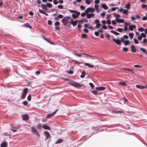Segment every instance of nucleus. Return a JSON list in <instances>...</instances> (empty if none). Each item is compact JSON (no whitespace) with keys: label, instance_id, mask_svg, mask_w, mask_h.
Returning <instances> with one entry per match:
<instances>
[{"label":"nucleus","instance_id":"7ed1b4c3","mask_svg":"<svg viewBox=\"0 0 147 147\" xmlns=\"http://www.w3.org/2000/svg\"><path fill=\"white\" fill-rule=\"evenodd\" d=\"M28 89L26 88H25L23 90L22 96V99H24L26 97V95L28 92Z\"/></svg>","mask_w":147,"mask_h":147},{"label":"nucleus","instance_id":"e2e57ef3","mask_svg":"<svg viewBox=\"0 0 147 147\" xmlns=\"http://www.w3.org/2000/svg\"><path fill=\"white\" fill-rule=\"evenodd\" d=\"M140 50V51H142V52L143 53L146 52L145 49L143 48H141Z\"/></svg>","mask_w":147,"mask_h":147},{"label":"nucleus","instance_id":"7c9ffc66","mask_svg":"<svg viewBox=\"0 0 147 147\" xmlns=\"http://www.w3.org/2000/svg\"><path fill=\"white\" fill-rule=\"evenodd\" d=\"M134 35V34L133 33H130L129 34V36L130 37L131 39L133 38Z\"/></svg>","mask_w":147,"mask_h":147},{"label":"nucleus","instance_id":"a878e982","mask_svg":"<svg viewBox=\"0 0 147 147\" xmlns=\"http://www.w3.org/2000/svg\"><path fill=\"white\" fill-rule=\"evenodd\" d=\"M11 126L12 127V129H11V130L12 131H13L14 132H16L17 131V129H18V128L16 127H13L12 126Z\"/></svg>","mask_w":147,"mask_h":147},{"label":"nucleus","instance_id":"6e6d98bb","mask_svg":"<svg viewBox=\"0 0 147 147\" xmlns=\"http://www.w3.org/2000/svg\"><path fill=\"white\" fill-rule=\"evenodd\" d=\"M123 50L124 51L127 52L128 51V49L127 48L124 47L123 49Z\"/></svg>","mask_w":147,"mask_h":147},{"label":"nucleus","instance_id":"603ef678","mask_svg":"<svg viewBox=\"0 0 147 147\" xmlns=\"http://www.w3.org/2000/svg\"><path fill=\"white\" fill-rule=\"evenodd\" d=\"M140 32H143L144 30V29L142 28H140L138 29Z\"/></svg>","mask_w":147,"mask_h":147},{"label":"nucleus","instance_id":"0eeeda50","mask_svg":"<svg viewBox=\"0 0 147 147\" xmlns=\"http://www.w3.org/2000/svg\"><path fill=\"white\" fill-rule=\"evenodd\" d=\"M22 117L24 121L28 120L29 118V115L27 114L23 115L22 116Z\"/></svg>","mask_w":147,"mask_h":147},{"label":"nucleus","instance_id":"8fccbe9b","mask_svg":"<svg viewBox=\"0 0 147 147\" xmlns=\"http://www.w3.org/2000/svg\"><path fill=\"white\" fill-rule=\"evenodd\" d=\"M87 13H86L85 11V12L82 13L81 14V16L82 17L85 16L86 15V14H87Z\"/></svg>","mask_w":147,"mask_h":147},{"label":"nucleus","instance_id":"b1692460","mask_svg":"<svg viewBox=\"0 0 147 147\" xmlns=\"http://www.w3.org/2000/svg\"><path fill=\"white\" fill-rule=\"evenodd\" d=\"M82 54H83V55H86V56H87L90 57H91V58H92L93 59H95V57L94 56H92V55H88V54H87L86 53H82Z\"/></svg>","mask_w":147,"mask_h":147},{"label":"nucleus","instance_id":"ea45409f","mask_svg":"<svg viewBox=\"0 0 147 147\" xmlns=\"http://www.w3.org/2000/svg\"><path fill=\"white\" fill-rule=\"evenodd\" d=\"M87 35L84 33H83L82 34V37L83 38H86Z\"/></svg>","mask_w":147,"mask_h":147},{"label":"nucleus","instance_id":"338daca9","mask_svg":"<svg viewBox=\"0 0 147 147\" xmlns=\"http://www.w3.org/2000/svg\"><path fill=\"white\" fill-rule=\"evenodd\" d=\"M53 3L54 4L56 5L58 3V1L56 0H54Z\"/></svg>","mask_w":147,"mask_h":147},{"label":"nucleus","instance_id":"c03bdc74","mask_svg":"<svg viewBox=\"0 0 147 147\" xmlns=\"http://www.w3.org/2000/svg\"><path fill=\"white\" fill-rule=\"evenodd\" d=\"M113 112H114L115 113H122V111H113Z\"/></svg>","mask_w":147,"mask_h":147},{"label":"nucleus","instance_id":"bf43d9fd","mask_svg":"<svg viewBox=\"0 0 147 147\" xmlns=\"http://www.w3.org/2000/svg\"><path fill=\"white\" fill-rule=\"evenodd\" d=\"M94 34L97 36H99V33L98 32V31H95V32H94Z\"/></svg>","mask_w":147,"mask_h":147},{"label":"nucleus","instance_id":"13d9d810","mask_svg":"<svg viewBox=\"0 0 147 147\" xmlns=\"http://www.w3.org/2000/svg\"><path fill=\"white\" fill-rule=\"evenodd\" d=\"M134 40L136 44H138L139 43V42L136 38H134Z\"/></svg>","mask_w":147,"mask_h":147},{"label":"nucleus","instance_id":"5fc2aeb1","mask_svg":"<svg viewBox=\"0 0 147 147\" xmlns=\"http://www.w3.org/2000/svg\"><path fill=\"white\" fill-rule=\"evenodd\" d=\"M85 2L88 5H89L90 3V1L89 0H86Z\"/></svg>","mask_w":147,"mask_h":147},{"label":"nucleus","instance_id":"4c0bfd02","mask_svg":"<svg viewBox=\"0 0 147 147\" xmlns=\"http://www.w3.org/2000/svg\"><path fill=\"white\" fill-rule=\"evenodd\" d=\"M79 22H88V20L86 19H84L80 21H78Z\"/></svg>","mask_w":147,"mask_h":147},{"label":"nucleus","instance_id":"6e6552de","mask_svg":"<svg viewBox=\"0 0 147 147\" xmlns=\"http://www.w3.org/2000/svg\"><path fill=\"white\" fill-rule=\"evenodd\" d=\"M94 9L91 7H88L85 11V12L86 13H87L89 12H91V13H92L94 12Z\"/></svg>","mask_w":147,"mask_h":147},{"label":"nucleus","instance_id":"680f3d73","mask_svg":"<svg viewBox=\"0 0 147 147\" xmlns=\"http://www.w3.org/2000/svg\"><path fill=\"white\" fill-rule=\"evenodd\" d=\"M94 7L96 9L97 11H98L99 5H94Z\"/></svg>","mask_w":147,"mask_h":147},{"label":"nucleus","instance_id":"f704fd0d","mask_svg":"<svg viewBox=\"0 0 147 147\" xmlns=\"http://www.w3.org/2000/svg\"><path fill=\"white\" fill-rule=\"evenodd\" d=\"M74 54L76 56L79 57H81L82 56V55H83L82 53L81 54H78L77 53H74Z\"/></svg>","mask_w":147,"mask_h":147},{"label":"nucleus","instance_id":"1a4fd4ad","mask_svg":"<svg viewBox=\"0 0 147 147\" xmlns=\"http://www.w3.org/2000/svg\"><path fill=\"white\" fill-rule=\"evenodd\" d=\"M79 22L78 21L76 20L75 21H74L73 20L71 19V20L69 21V23L72 24L73 26H76L77 23V22Z\"/></svg>","mask_w":147,"mask_h":147},{"label":"nucleus","instance_id":"58836bf2","mask_svg":"<svg viewBox=\"0 0 147 147\" xmlns=\"http://www.w3.org/2000/svg\"><path fill=\"white\" fill-rule=\"evenodd\" d=\"M24 26H26V27H29L30 28H32L31 26L28 23H27L24 25Z\"/></svg>","mask_w":147,"mask_h":147},{"label":"nucleus","instance_id":"cd10ccee","mask_svg":"<svg viewBox=\"0 0 147 147\" xmlns=\"http://www.w3.org/2000/svg\"><path fill=\"white\" fill-rule=\"evenodd\" d=\"M85 74L86 72L85 71H83L82 72V74L80 76V77L82 78H84L85 76Z\"/></svg>","mask_w":147,"mask_h":147},{"label":"nucleus","instance_id":"69168bd1","mask_svg":"<svg viewBox=\"0 0 147 147\" xmlns=\"http://www.w3.org/2000/svg\"><path fill=\"white\" fill-rule=\"evenodd\" d=\"M58 18H63V16L61 14H59L57 16Z\"/></svg>","mask_w":147,"mask_h":147},{"label":"nucleus","instance_id":"f8f14e48","mask_svg":"<svg viewBox=\"0 0 147 147\" xmlns=\"http://www.w3.org/2000/svg\"><path fill=\"white\" fill-rule=\"evenodd\" d=\"M136 28V26L134 25H130L129 27V29L131 31H133V29H135Z\"/></svg>","mask_w":147,"mask_h":147},{"label":"nucleus","instance_id":"aec40b11","mask_svg":"<svg viewBox=\"0 0 147 147\" xmlns=\"http://www.w3.org/2000/svg\"><path fill=\"white\" fill-rule=\"evenodd\" d=\"M42 127L45 129L50 130L51 129L50 127L46 125H44L42 126Z\"/></svg>","mask_w":147,"mask_h":147},{"label":"nucleus","instance_id":"a19ab883","mask_svg":"<svg viewBox=\"0 0 147 147\" xmlns=\"http://www.w3.org/2000/svg\"><path fill=\"white\" fill-rule=\"evenodd\" d=\"M37 128L38 129H41V125L40 123H38L36 126Z\"/></svg>","mask_w":147,"mask_h":147},{"label":"nucleus","instance_id":"4468645a","mask_svg":"<svg viewBox=\"0 0 147 147\" xmlns=\"http://www.w3.org/2000/svg\"><path fill=\"white\" fill-rule=\"evenodd\" d=\"M41 7H42V9L46 11H47V10L48 9L47 8V7L46 6V4H42L41 5Z\"/></svg>","mask_w":147,"mask_h":147},{"label":"nucleus","instance_id":"f03ea898","mask_svg":"<svg viewBox=\"0 0 147 147\" xmlns=\"http://www.w3.org/2000/svg\"><path fill=\"white\" fill-rule=\"evenodd\" d=\"M69 84H70L77 88H80L81 87V85L76 82L72 81L70 82Z\"/></svg>","mask_w":147,"mask_h":147},{"label":"nucleus","instance_id":"864d4df0","mask_svg":"<svg viewBox=\"0 0 147 147\" xmlns=\"http://www.w3.org/2000/svg\"><path fill=\"white\" fill-rule=\"evenodd\" d=\"M72 61H74V62L75 63H78V64H80L81 63L80 62H78L77 61L75 60H71Z\"/></svg>","mask_w":147,"mask_h":147},{"label":"nucleus","instance_id":"774afa93","mask_svg":"<svg viewBox=\"0 0 147 147\" xmlns=\"http://www.w3.org/2000/svg\"><path fill=\"white\" fill-rule=\"evenodd\" d=\"M67 73L70 74H72L73 73V71L71 70H70L68 71Z\"/></svg>","mask_w":147,"mask_h":147},{"label":"nucleus","instance_id":"39448f33","mask_svg":"<svg viewBox=\"0 0 147 147\" xmlns=\"http://www.w3.org/2000/svg\"><path fill=\"white\" fill-rule=\"evenodd\" d=\"M80 13L78 12H77L76 11V12L74 13V14H73L72 15V16L73 18L74 19H75L76 18H78V16L80 15Z\"/></svg>","mask_w":147,"mask_h":147},{"label":"nucleus","instance_id":"423d86ee","mask_svg":"<svg viewBox=\"0 0 147 147\" xmlns=\"http://www.w3.org/2000/svg\"><path fill=\"white\" fill-rule=\"evenodd\" d=\"M58 110L57 109L55 111L53 112L52 113H51L47 115V116L46 117V118L48 119L51 118L57 112Z\"/></svg>","mask_w":147,"mask_h":147},{"label":"nucleus","instance_id":"ddd939ff","mask_svg":"<svg viewBox=\"0 0 147 147\" xmlns=\"http://www.w3.org/2000/svg\"><path fill=\"white\" fill-rule=\"evenodd\" d=\"M136 87L139 89H143L145 88V86L141 85H136Z\"/></svg>","mask_w":147,"mask_h":147},{"label":"nucleus","instance_id":"e433bc0d","mask_svg":"<svg viewBox=\"0 0 147 147\" xmlns=\"http://www.w3.org/2000/svg\"><path fill=\"white\" fill-rule=\"evenodd\" d=\"M128 12V11L126 10L123 9V13L124 14H125L126 15H127Z\"/></svg>","mask_w":147,"mask_h":147},{"label":"nucleus","instance_id":"de8ad7c7","mask_svg":"<svg viewBox=\"0 0 147 147\" xmlns=\"http://www.w3.org/2000/svg\"><path fill=\"white\" fill-rule=\"evenodd\" d=\"M22 103L23 105L25 106H26L28 104V102L26 101H23Z\"/></svg>","mask_w":147,"mask_h":147},{"label":"nucleus","instance_id":"20e7f679","mask_svg":"<svg viewBox=\"0 0 147 147\" xmlns=\"http://www.w3.org/2000/svg\"><path fill=\"white\" fill-rule=\"evenodd\" d=\"M31 131L33 133H34L38 137H40V135L38 134V132L37 130L33 127H31Z\"/></svg>","mask_w":147,"mask_h":147},{"label":"nucleus","instance_id":"5701e85b","mask_svg":"<svg viewBox=\"0 0 147 147\" xmlns=\"http://www.w3.org/2000/svg\"><path fill=\"white\" fill-rule=\"evenodd\" d=\"M7 143L6 142H3L1 145V147H7Z\"/></svg>","mask_w":147,"mask_h":147},{"label":"nucleus","instance_id":"412c9836","mask_svg":"<svg viewBox=\"0 0 147 147\" xmlns=\"http://www.w3.org/2000/svg\"><path fill=\"white\" fill-rule=\"evenodd\" d=\"M92 93L96 95H100L101 93H99L98 92V91L97 90H92L91 91Z\"/></svg>","mask_w":147,"mask_h":147},{"label":"nucleus","instance_id":"c9c22d12","mask_svg":"<svg viewBox=\"0 0 147 147\" xmlns=\"http://www.w3.org/2000/svg\"><path fill=\"white\" fill-rule=\"evenodd\" d=\"M114 16L116 18L115 19V20L116 21V20L118 19V18H119L120 17V16L119 14H115L114 15Z\"/></svg>","mask_w":147,"mask_h":147},{"label":"nucleus","instance_id":"c85d7f7f","mask_svg":"<svg viewBox=\"0 0 147 147\" xmlns=\"http://www.w3.org/2000/svg\"><path fill=\"white\" fill-rule=\"evenodd\" d=\"M124 70H126L129 71L131 72L132 73H134V70L131 69H129V68H123V69Z\"/></svg>","mask_w":147,"mask_h":147},{"label":"nucleus","instance_id":"49530a36","mask_svg":"<svg viewBox=\"0 0 147 147\" xmlns=\"http://www.w3.org/2000/svg\"><path fill=\"white\" fill-rule=\"evenodd\" d=\"M123 30V29L122 28H118L117 29V31L119 32H122Z\"/></svg>","mask_w":147,"mask_h":147},{"label":"nucleus","instance_id":"c756f323","mask_svg":"<svg viewBox=\"0 0 147 147\" xmlns=\"http://www.w3.org/2000/svg\"><path fill=\"white\" fill-rule=\"evenodd\" d=\"M46 5L47 7H48L49 8H51L52 7V4L49 3H47L46 4Z\"/></svg>","mask_w":147,"mask_h":147},{"label":"nucleus","instance_id":"052dcab7","mask_svg":"<svg viewBox=\"0 0 147 147\" xmlns=\"http://www.w3.org/2000/svg\"><path fill=\"white\" fill-rule=\"evenodd\" d=\"M63 6L62 5H59L58 6V8L60 9H63Z\"/></svg>","mask_w":147,"mask_h":147},{"label":"nucleus","instance_id":"a211bd4d","mask_svg":"<svg viewBox=\"0 0 147 147\" xmlns=\"http://www.w3.org/2000/svg\"><path fill=\"white\" fill-rule=\"evenodd\" d=\"M39 11L40 13H42V14L45 15L46 16H48V14L45 11H43L41 9H39Z\"/></svg>","mask_w":147,"mask_h":147},{"label":"nucleus","instance_id":"79ce46f5","mask_svg":"<svg viewBox=\"0 0 147 147\" xmlns=\"http://www.w3.org/2000/svg\"><path fill=\"white\" fill-rule=\"evenodd\" d=\"M129 40H125L124 41V45H126L129 44Z\"/></svg>","mask_w":147,"mask_h":147},{"label":"nucleus","instance_id":"dca6fc26","mask_svg":"<svg viewBox=\"0 0 147 147\" xmlns=\"http://www.w3.org/2000/svg\"><path fill=\"white\" fill-rule=\"evenodd\" d=\"M94 14L93 13H87V18H90L93 17Z\"/></svg>","mask_w":147,"mask_h":147},{"label":"nucleus","instance_id":"a18cd8bd","mask_svg":"<svg viewBox=\"0 0 147 147\" xmlns=\"http://www.w3.org/2000/svg\"><path fill=\"white\" fill-rule=\"evenodd\" d=\"M140 35L142 37L145 38L146 37V35L144 33H142L140 34Z\"/></svg>","mask_w":147,"mask_h":147},{"label":"nucleus","instance_id":"09e8293b","mask_svg":"<svg viewBox=\"0 0 147 147\" xmlns=\"http://www.w3.org/2000/svg\"><path fill=\"white\" fill-rule=\"evenodd\" d=\"M27 99L29 101L31 100V96L30 95H29L27 97Z\"/></svg>","mask_w":147,"mask_h":147},{"label":"nucleus","instance_id":"f257e3e1","mask_svg":"<svg viewBox=\"0 0 147 147\" xmlns=\"http://www.w3.org/2000/svg\"><path fill=\"white\" fill-rule=\"evenodd\" d=\"M71 20V18L69 16H67L61 20V22L63 24V25L66 26L68 22V19Z\"/></svg>","mask_w":147,"mask_h":147},{"label":"nucleus","instance_id":"9b49d317","mask_svg":"<svg viewBox=\"0 0 147 147\" xmlns=\"http://www.w3.org/2000/svg\"><path fill=\"white\" fill-rule=\"evenodd\" d=\"M113 40L119 45H121V41L119 39L116 40L113 38Z\"/></svg>","mask_w":147,"mask_h":147},{"label":"nucleus","instance_id":"bb28decb","mask_svg":"<svg viewBox=\"0 0 147 147\" xmlns=\"http://www.w3.org/2000/svg\"><path fill=\"white\" fill-rule=\"evenodd\" d=\"M119 84L120 85H121L122 86H126V84L125 82H119Z\"/></svg>","mask_w":147,"mask_h":147},{"label":"nucleus","instance_id":"37998d69","mask_svg":"<svg viewBox=\"0 0 147 147\" xmlns=\"http://www.w3.org/2000/svg\"><path fill=\"white\" fill-rule=\"evenodd\" d=\"M89 85L91 87L92 89H93L94 88V86L93 84L92 83H90L89 84Z\"/></svg>","mask_w":147,"mask_h":147},{"label":"nucleus","instance_id":"2eb2a0df","mask_svg":"<svg viewBox=\"0 0 147 147\" xmlns=\"http://www.w3.org/2000/svg\"><path fill=\"white\" fill-rule=\"evenodd\" d=\"M96 89L98 90H103L105 89V88L104 87H97L96 88Z\"/></svg>","mask_w":147,"mask_h":147},{"label":"nucleus","instance_id":"72a5a7b5","mask_svg":"<svg viewBox=\"0 0 147 147\" xmlns=\"http://www.w3.org/2000/svg\"><path fill=\"white\" fill-rule=\"evenodd\" d=\"M111 32L112 33H113V34H115V35H119V34L118 32H115V31H114V30H111Z\"/></svg>","mask_w":147,"mask_h":147},{"label":"nucleus","instance_id":"9d476101","mask_svg":"<svg viewBox=\"0 0 147 147\" xmlns=\"http://www.w3.org/2000/svg\"><path fill=\"white\" fill-rule=\"evenodd\" d=\"M44 134L46 136V140H47V139L50 138V135L48 131H45L44 132Z\"/></svg>","mask_w":147,"mask_h":147},{"label":"nucleus","instance_id":"3c124183","mask_svg":"<svg viewBox=\"0 0 147 147\" xmlns=\"http://www.w3.org/2000/svg\"><path fill=\"white\" fill-rule=\"evenodd\" d=\"M60 23L59 22H57L55 23V25L56 26H59L60 25Z\"/></svg>","mask_w":147,"mask_h":147},{"label":"nucleus","instance_id":"4be33fe9","mask_svg":"<svg viewBox=\"0 0 147 147\" xmlns=\"http://www.w3.org/2000/svg\"><path fill=\"white\" fill-rule=\"evenodd\" d=\"M101 6L105 9H108V7L105 4L103 3L102 4Z\"/></svg>","mask_w":147,"mask_h":147},{"label":"nucleus","instance_id":"0e129e2a","mask_svg":"<svg viewBox=\"0 0 147 147\" xmlns=\"http://www.w3.org/2000/svg\"><path fill=\"white\" fill-rule=\"evenodd\" d=\"M147 42V39L146 38H144L143 39V42L144 44H146V43Z\"/></svg>","mask_w":147,"mask_h":147},{"label":"nucleus","instance_id":"473e14b6","mask_svg":"<svg viewBox=\"0 0 147 147\" xmlns=\"http://www.w3.org/2000/svg\"><path fill=\"white\" fill-rule=\"evenodd\" d=\"M63 141V140L62 139H60L58 140L57 142H55V144H58L62 142Z\"/></svg>","mask_w":147,"mask_h":147},{"label":"nucleus","instance_id":"393cba45","mask_svg":"<svg viewBox=\"0 0 147 147\" xmlns=\"http://www.w3.org/2000/svg\"><path fill=\"white\" fill-rule=\"evenodd\" d=\"M117 22L118 23H123L124 22V20L122 19H118L116 20Z\"/></svg>","mask_w":147,"mask_h":147},{"label":"nucleus","instance_id":"6ab92c4d","mask_svg":"<svg viewBox=\"0 0 147 147\" xmlns=\"http://www.w3.org/2000/svg\"><path fill=\"white\" fill-rule=\"evenodd\" d=\"M84 65L85 66H88L90 68H93L94 67L93 65L88 63H85Z\"/></svg>","mask_w":147,"mask_h":147},{"label":"nucleus","instance_id":"f3484780","mask_svg":"<svg viewBox=\"0 0 147 147\" xmlns=\"http://www.w3.org/2000/svg\"><path fill=\"white\" fill-rule=\"evenodd\" d=\"M131 51L133 53H135L136 51V49L134 45H132L131 46Z\"/></svg>","mask_w":147,"mask_h":147},{"label":"nucleus","instance_id":"4d7b16f0","mask_svg":"<svg viewBox=\"0 0 147 147\" xmlns=\"http://www.w3.org/2000/svg\"><path fill=\"white\" fill-rule=\"evenodd\" d=\"M100 25H101V24L99 22L98 23L96 24V28H98L100 27Z\"/></svg>","mask_w":147,"mask_h":147},{"label":"nucleus","instance_id":"2f4dec72","mask_svg":"<svg viewBox=\"0 0 147 147\" xmlns=\"http://www.w3.org/2000/svg\"><path fill=\"white\" fill-rule=\"evenodd\" d=\"M125 7L127 9H129L130 8V4L129 3H127L125 6Z\"/></svg>","mask_w":147,"mask_h":147}]
</instances>
